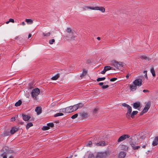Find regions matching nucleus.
Here are the masks:
<instances>
[{
	"label": "nucleus",
	"instance_id": "obj_40",
	"mask_svg": "<svg viewBox=\"0 0 158 158\" xmlns=\"http://www.w3.org/2000/svg\"><path fill=\"white\" fill-rule=\"evenodd\" d=\"M122 148H123L125 150L128 149V147L127 146L125 145H122Z\"/></svg>",
	"mask_w": 158,
	"mask_h": 158
},
{
	"label": "nucleus",
	"instance_id": "obj_24",
	"mask_svg": "<svg viewBox=\"0 0 158 158\" xmlns=\"http://www.w3.org/2000/svg\"><path fill=\"white\" fill-rule=\"evenodd\" d=\"M139 58L141 59H143L146 60H150V58L144 55H141L139 56Z\"/></svg>",
	"mask_w": 158,
	"mask_h": 158
},
{
	"label": "nucleus",
	"instance_id": "obj_55",
	"mask_svg": "<svg viewBox=\"0 0 158 158\" xmlns=\"http://www.w3.org/2000/svg\"><path fill=\"white\" fill-rule=\"evenodd\" d=\"M145 77L146 78H148L147 73H146L145 75Z\"/></svg>",
	"mask_w": 158,
	"mask_h": 158
},
{
	"label": "nucleus",
	"instance_id": "obj_50",
	"mask_svg": "<svg viewBox=\"0 0 158 158\" xmlns=\"http://www.w3.org/2000/svg\"><path fill=\"white\" fill-rule=\"evenodd\" d=\"M143 92L144 93L148 92H149V91L148 90H147V89H144L143 90Z\"/></svg>",
	"mask_w": 158,
	"mask_h": 158
},
{
	"label": "nucleus",
	"instance_id": "obj_12",
	"mask_svg": "<svg viewBox=\"0 0 158 158\" xmlns=\"http://www.w3.org/2000/svg\"><path fill=\"white\" fill-rule=\"evenodd\" d=\"M158 144V137L157 136L155 137L152 143L153 146H155Z\"/></svg>",
	"mask_w": 158,
	"mask_h": 158
},
{
	"label": "nucleus",
	"instance_id": "obj_49",
	"mask_svg": "<svg viewBox=\"0 0 158 158\" xmlns=\"http://www.w3.org/2000/svg\"><path fill=\"white\" fill-rule=\"evenodd\" d=\"M130 75H131V74H130L129 73H128L126 76V77L127 78V79H128L129 77L130 76Z\"/></svg>",
	"mask_w": 158,
	"mask_h": 158
},
{
	"label": "nucleus",
	"instance_id": "obj_57",
	"mask_svg": "<svg viewBox=\"0 0 158 158\" xmlns=\"http://www.w3.org/2000/svg\"><path fill=\"white\" fill-rule=\"evenodd\" d=\"M87 115V114L86 113H84V114H83V116H86V115Z\"/></svg>",
	"mask_w": 158,
	"mask_h": 158
},
{
	"label": "nucleus",
	"instance_id": "obj_10",
	"mask_svg": "<svg viewBox=\"0 0 158 158\" xmlns=\"http://www.w3.org/2000/svg\"><path fill=\"white\" fill-rule=\"evenodd\" d=\"M127 108V111L126 115L127 118H129L130 117V115L132 112V108L131 106H130Z\"/></svg>",
	"mask_w": 158,
	"mask_h": 158
},
{
	"label": "nucleus",
	"instance_id": "obj_56",
	"mask_svg": "<svg viewBox=\"0 0 158 158\" xmlns=\"http://www.w3.org/2000/svg\"><path fill=\"white\" fill-rule=\"evenodd\" d=\"M97 40H100V39H101V38L100 37H98L97 38Z\"/></svg>",
	"mask_w": 158,
	"mask_h": 158
},
{
	"label": "nucleus",
	"instance_id": "obj_19",
	"mask_svg": "<svg viewBox=\"0 0 158 158\" xmlns=\"http://www.w3.org/2000/svg\"><path fill=\"white\" fill-rule=\"evenodd\" d=\"M96 145L97 146H104L105 145V143L104 141H101L98 143H96Z\"/></svg>",
	"mask_w": 158,
	"mask_h": 158
},
{
	"label": "nucleus",
	"instance_id": "obj_46",
	"mask_svg": "<svg viewBox=\"0 0 158 158\" xmlns=\"http://www.w3.org/2000/svg\"><path fill=\"white\" fill-rule=\"evenodd\" d=\"M117 78H111L110 80V81H116V80H117Z\"/></svg>",
	"mask_w": 158,
	"mask_h": 158
},
{
	"label": "nucleus",
	"instance_id": "obj_29",
	"mask_svg": "<svg viewBox=\"0 0 158 158\" xmlns=\"http://www.w3.org/2000/svg\"><path fill=\"white\" fill-rule=\"evenodd\" d=\"M51 35V33L50 32H48L46 33H43L42 34V35L44 37L46 36V37H49Z\"/></svg>",
	"mask_w": 158,
	"mask_h": 158
},
{
	"label": "nucleus",
	"instance_id": "obj_11",
	"mask_svg": "<svg viewBox=\"0 0 158 158\" xmlns=\"http://www.w3.org/2000/svg\"><path fill=\"white\" fill-rule=\"evenodd\" d=\"M131 90L132 91H134L137 89V86L135 84H132L129 85Z\"/></svg>",
	"mask_w": 158,
	"mask_h": 158
},
{
	"label": "nucleus",
	"instance_id": "obj_4",
	"mask_svg": "<svg viewBox=\"0 0 158 158\" xmlns=\"http://www.w3.org/2000/svg\"><path fill=\"white\" fill-rule=\"evenodd\" d=\"M66 31L68 33L70 34V35H71V37H69V36L68 35H66V37L67 38H70L71 40H73L75 37V36L74 35V31L69 27H68L66 29Z\"/></svg>",
	"mask_w": 158,
	"mask_h": 158
},
{
	"label": "nucleus",
	"instance_id": "obj_31",
	"mask_svg": "<svg viewBox=\"0 0 158 158\" xmlns=\"http://www.w3.org/2000/svg\"><path fill=\"white\" fill-rule=\"evenodd\" d=\"M105 77H99L97 79V81H102L104 80L105 79Z\"/></svg>",
	"mask_w": 158,
	"mask_h": 158
},
{
	"label": "nucleus",
	"instance_id": "obj_64",
	"mask_svg": "<svg viewBox=\"0 0 158 158\" xmlns=\"http://www.w3.org/2000/svg\"><path fill=\"white\" fill-rule=\"evenodd\" d=\"M66 158H68V157H66Z\"/></svg>",
	"mask_w": 158,
	"mask_h": 158
},
{
	"label": "nucleus",
	"instance_id": "obj_7",
	"mask_svg": "<svg viewBox=\"0 0 158 158\" xmlns=\"http://www.w3.org/2000/svg\"><path fill=\"white\" fill-rule=\"evenodd\" d=\"M150 107V102H148L145 105V107H144L142 113V114L143 113H144L147 112L149 109Z\"/></svg>",
	"mask_w": 158,
	"mask_h": 158
},
{
	"label": "nucleus",
	"instance_id": "obj_21",
	"mask_svg": "<svg viewBox=\"0 0 158 158\" xmlns=\"http://www.w3.org/2000/svg\"><path fill=\"white\" fill-rule=\"evenodd\" d=\"M25 21L27 22V23L28 24H31L33 23V21L31 19H26L25 20Z\"/></svg>",
	"mask_w": 158,
	"mask_h": 158
},
{
	"label": "nucleus",
	"instance_id": "obj_34",
	"mask_svg": "<svg viewBox=\"0 0 158 158\" xmlns=\"http://www.w3.org/2000/svg\"><path fill=\"white\" fill-rule=\"evenodd\" d=\"M47 126L49 127H54V124L53 123H49L47 124Z\"/></svg>",
	"mask_w": 158,
	"mask_h": 158
},
{
	"label": "nucleus",
	"instance_id": "obj_3",
	"mask_svg": "<svg viewBox=\"0 0 158 158\" xmlns=\"http://www.w3.org/2000/svg\"><path fill=\"white\" fill-rule=\"evenodd\" d=\"M86 8L87 9H90L91 10H99L102 12H104L105 11V8L103 7L99 6H87Z\"/></svg>",
	"mask_w": 158,
	"mask_h": 158
},
{
	"label": "nucleus",
	"instance_id": "obj_33",
	"mask_svg": "<svg viewBox=\"0 0 158 158\" xmlns=\"http://www.w3.org/2000/svg\"><path fill=\"white\" fill-rule=\"evenodd\" d=\"M72 107L73 110V112L76 111L78 109V108H77L76 105H75L73 106H72Z\"/></svg>",
	"mask_w": 158,
	"mask_h": 158
},
{
	"label": "nucleus",
	"instance_id": "obj_38",
	"mask_svg": "<svg viewBox=\"0 0 158 158\" xmlns=\"http://www.w3.org/2000/svg\"><path fill=\"white\" fill-rule=\"evenodd\" d=\"M55 40L54 39L51 40L49 41V44H52L53 43L55 42Z\"/></svg>",
	"mask_w": 158,
	"mask_h": 158
},
{
	"label": "nucleus",
	"instance_id": "obj_60",
	"mask_svg": "<svg viewBox=\"0 0 158 158\" xmlns=\"http://www.w3.org/2000/svg\"><path fill=\"white\" fill-rule=\"evenodd\" d=\"M9 158H13V157L12 156H10Z\"/></svg>",
	"mask_w": 158,
	"mask_h": 158
},
{
	"label": "nucleus",
	"instance_id": "obj_63",
	"mask_svg": "<svg viewBox=\"0 0 158 158\" xmlns=\"http://www.w3.org/2000/svg\"><path fill=\"white\" fill-rule=\"evenodd\" d=\"M53 106H54V104H53L52 105Z\"/></svg>",
	"mask_w": 158,
	"mask_h": 158
},
{
	"label": "nucleus",
	"instance_id": "obj_51",
	"mask_svg": "<svg viewBox=\"0 0 158 158\" xmlns=\"http://www.w3.org/2000/svg\"><path fill=\"white\" fill-rule=\"evenodd\" d=\"M2 156H3V158H7L6 156L5 155L3 154Z\"/></svg>",
	"mask_w": 158,
	"mask_h": 158
},
{
	"label": "nucleus",
	"instance_id": "obj_47",
	"mask_svg": "<svg viewBox=\"0 0 158 158\" xmlns=\"http://www.w3.org/2000/svg\"><path fill=\"white\" fill-rule=\"evenodd\" d=\"M10 22H12V23H14V20L12 19H9Z\"/></svg>",
	"mask_w": 158,
	"mask_h": 158
},
{
	"label": "nucleus",
	"instance_id": "obj_30",
	"mask_svg": "<svg viewBox=\"0 0 158 158\" xmlns=\"http://www.w3.org/2000/svg\"><path fill=\"white\" fill-rule=\"evenodd\" d=\"M63 115V114L62 113H56V114H55L54 115V116L55 117H58L59 116H62Z\"/></svg>",
	"mask_w": 158,
	"mask_h": 158
},
{
	"label": "nucleus",
	"instance_id": "obj_13",
	"mask_svg": "<svg viewBox=\"0 0 158 158\" xmlns=\"http://www.w3.org/2000/svg\"><path fill=\"white\" fill-rule=\"evenodd\" d=\"M126 155V153L125 152L121 151L118 155L119 158H124Z\"/></svg>",
	"mask_w": 158,
	"mask_h": 158
},
{
	"label": "nucleus",
	"instance_id": "obj_1",
	"mask_svg": "<svg viewBox=\"0 0 158 158\" xmlns=\"http://www.w3.org/2000/svg\"><path fill=\"white\" fill-rule=\"evenodd\" d=\"M40 89L38 88L33 89L31 93V96L34 100H37V96L40 94Z\"/></svg>",
	"mask_w": 158,
	"mask_h": 158
},
{
	"label": "nucleus",
	"instance_id": "obj_6",
	"mask_svg": "<svg viewBox=\"0 0 158 158\" xmlns=\"http://www.w3.org/2000/svg\"><path fill=\"white\" fill-rule=\"evenodd\" d=\"M130 137V136L128 135H123L118 138V142H120L125 139L126 138H129Z\"/></svg>",
	"mask_w": 158,
	"mask_h": 158
},
{
	"label": "nucleus",
	"instance_id": "obj_17",
	"mask_svg": "<svg viewBox=\"0 0 158 158\" xmlns=\"http://www.w3.org/2000/svg\"><path fill=\"white\" fill-rule=\"evenodd\" d=\"M35 111L36 112L38 115L40 114L41 112V108L40 107H37L35 109Z\"/></svg>",
	"mask_w": 158,
	"mask_h": 158
},
{
	"label": "nucleus",
	"instance_id": "obj_59",
	"mask_svg": "<svg viewBox=\"0 0 158 158\" xmlns=\"http://www.w3.org/2000/svg\"><path fill=\"white\" fill-rule=\"evenodd\" d=\"M142 148H145V147H146V146H145V145H143V146H142Z\"/></svg>",
	"mask_w": 158,
	"mask_h": 158
},
{
	"label": "nucleus",
	"instance_id": "obj_37",
	"mask_svg": "<svg viewBox=\"0 0 158 158\" xmlns=\"http://www.w3.org/2000/svg\"><path fill=\"white\" fill-rule=\"evenodd\" d=\"M122 106H123L126 107H127V108H128V107H129L130 106L129 105H128V104H127L126 103H122Z\"/></svg>",
	"mask_w": 158,
	"mask_h": 158
},
{
	"label": "nucleus",
	"instance_id": "obj_61",
	"mask_svg": "<svg viewBox=\"0 0 158 158\" xmlns=\"http://www.w3.org/2000/svg\"><path fill=\"white\" fill-rule=\"evenodd\" d=\"M147 73V72L146 71H144V73Z\"/></svg>",
	"mask_w": 158,
	"mask_h": 158
},
{
	"label": "nucleus",
	"instance_id": "obj_18",
	"mask_svg": "<svg viewBox=\"0 0 158 158\" xmlns=\"http://www.w3.org/2000/svg\"><path fill=\"white\" fill-rule=\"evenodd\" d=\"M23 119L24 121H28L30 117L27 115L22 114Z\"/></svg>",
	"mask_w": 158,
	"mask_h": 158
},
{
	"label": "nucleus",
	"instance_id": "obj_43",
	"mask_svg": "<svg viewBox=\"0 0 158 158\" xmlns=\"http://www.w3.org/2000/svg\"><path fill=\"white\" fill-rule=\"evenodd\" d=\"M92 144V142L91 141H89L88 143L86 144V146L88 147H90Z\"/></svg>",
	"mask_w": 158,
	"mask_h": 158
},
{
	"label": "nucleus",
	"instance_id": "obj_2",
	"mask_svg": "<svg viewBox=\"0 0 158 158\" xmlns=\"http://www.w3.org/2000/svg\"><path fill=\"white\" fill-rule=\"evenodd\" d=\"M123 63L122 62H118L115 60H113L111 62V64L117 69H120L123 66Z\"/></svg>",
	"mask_w": 158,
	"mask_h": 158
},
{
	"label": "nucleus",
	"instance_id": "obj_26",
	"mask_svg": "<svg viewBox=\"0 0 158 158\" xmlns=\"http://www.w3.org/2000/svg\"><path fill=\"white\" fill-rule=\"evenodd\" d=\"M33 126V124L32 123L30 122L28 123L26 126V127L27 129H28L30 127Z\"/></svg>",
	"mask_w": 158,
	"mask_h": 158
},
{
	"label": "nucleus",
	"instance_id": "obj_9",
	"mask_svg": "<svg viewBox=\"0 0 158 158\" xmlns=\"http://www.w3.org/2000/svg\"><path fill=\"white\" fill-rule=\"evenodd\" d=\"M130 145L134 150L138 149L140 148V146H135V145H136V143L135 142H131L130 143Z\"/></svg>",
	"mask_w": 158,
	"mask_h": 158
},
{
	"label": "nucleus",
	"instance_id": "obj_32",
	"mask_svg": "<svg viewBox=\"0 0 158 158\" xmlns=\"http://www.w3.org/2000/svg\"><path fill=\"white\" fill-rule=\"evenodd\" d=\"M50 128L48 126H44L42 128V129L43 131H46L48 130Z\"/></svg>",
	"mask_w": 158,
	"mask_h": 158
},
{
	"label": "nucleus",
	"instance_id": "obj_58",
	"mask_svg": "<svg viewBox=\"0 0 158 158\" xmlns=\"http://www.w3.org/2000/svg\"><path fill=\"white\" fill-rule=\"evenodd\" d=\"M10 23V22H9V20L8 21H7L6 22V24H8L9 23Z\"/></svg>",
	"mask_w": 158,
	"mask_h": 158
},
{
	"label": "nucleus",
	"instance_id": "obj_45",
	"mask_svg": "<svg viewBox=\"0 0 158 158\" xmlns=\"http://www.w3.org/2000/svg\"><path fill=\"white\" fill-rule=\"evenodd\" d=\"M61 111L63 112H65L67 113V110H66V108H63L61 110V111Z\"/></svg>",
	"mask_w": 158,
	"mask_h": 158
},
{
	"label": "nucleus",
	"instance_id": "obj_8",
	"mask_svg": "<svg viewBox=\"0 0 158 158\" xmlns=\"http://www.w3.org/2000/svg\"><path fill=\"white\" fill-rule=\"evenodd\" d=\"M106 155V153L104 152H98L96 156V158H104Z\"/></svg>",
	"mask_w": 158,
	"mask_h": 158
},
{
	"label": "nucleus",
	"instance_id": "obj_62",
	"mask_svg": "<svg viewBox=\"0 0 158 158\" xmlns=\"http://www.w3.org/2000/svg\"><path fill=\"white\" fill-rule=\"evenodd\" d=\"M72 156H70L69 158H71L72 157Z\"/></svg>",
	"mask_w": 158,
	"mask_h": 158
},
{
	"label": "nucleus",
	"instance_id": "obj_35",
	"mask_svg": "<svg viewBox=\"0 0 158 158\" xmlns=\"http://www.w3.org/2000/svg\"><path fill=\"white\" fill-rule=\"evenodd\" d=\"M105 68L106 69V71H108L110 70V69H112L111 68L110 66H105Z\"/></svg>",
	"mask_w": 158,
	"mask_h": 158
},
{
	"label": "nucleus",
	"instance_id": "obj_25",
	"mask_svg": "<svg viewBox=\"0 0 158 158\" xmlns=\"http://www.w3.org/2000/svg\"><path fill=\"white\" fill-rule=\"evenodd\" d=\"M87 73V70H83L81 74V77H82L85 76Z\"/></svg>",
	"mask_w": 158,
	"mask_h": 158
},
{
	"label": "nucleus",
	"instance_id": "obj_16",
	"mask_svg": "<svg viewBox=\"0 0 158 158\" xmlns=\"http://www.w3.org/2000/svg\"><path fill=\"white\" fill-rule=\"evenodd\" d=\"M66 110L67 113H69L73 112L72 106L66 107Z\"/></svg>",
	"mask_w": 158,
	"mask_h": 158
},
{
	"label": "nucleus",
	"instance_id": "obj_5",
	"mask_svg": "<svg viewBox=\"0 0 158 158\" xmlns=\"http://www.w3.org/2000/svg\"><path fill=\"white\" fill-rule=\"evenodd\" d=\"M133 84H135L137 86H140L142 84V80L140 78L136 79L133 81Z\"/></svg>",
	"mask_w": 158,
	"mask_h": 158
},
{
	"label": "nucleus",
	"instance_id": "obj_41",
	"mask_svg": "<svg viewBox=\"0 0 158 158\" xmlns=\"http://www.w3.org/2000/svg\"><path fill=\"white\" fill-rule=\"evenodd\" d=\"M109 86L108 85H103L101 87V88L103 89H104L109 87Z\"/></svg>",
	"mask_w": 158,
	"mask_h": 158
},
{
	"label": "nucleus",
	"instance_id": "obj_52",
	"mask_svg": "<svg viewBox=\"0 0 158 158\" xmlns=\"http://www.w3.org/2000/svg\"><path fill=\"white\" fill-rule=\"evenodd\" d=\"M103 84V82H100L99 83L98 85L100 86H102Z\"/></svg>",
	"mask_w": 158,
	"mask_h": 158
},
{
	"label": "nucleus",
	"instance_id": "obj_53",
	"mask_svg": "<svg viewBox=\"0 0 158 158\" xmlns=\"http://www.w3.org/2000/svg\"><path fill=\"white\" fill-rule=\"evenodd\" d=\"M31 36V34H29L28 35V38H30Z\"/></svg>",
	"mask_w": 158,
	"mask_h": 158
},
{
	"label": "nucleus",
	"instance_id": "obj_42",
	"mask_svg": "<svg viewBox=\"0 0 158 158\" xmlns=\"http://www.w3.org/2000/svg\"><path fill=\"white\" fill-rule=\"evenodd\" d=\"M89 158H94V155L92 154H89L88 157Z\"/></svg>",
	"mask_w": 158,
	"mask_h": 158
},
{
	"label": "nucleus",
	"instance_id": "obj_15",
	"mask_svg": "<svg viewBox=\"0 0 158 158\" xmlns=\"http://www.w3.org/2000/svg\"><path fill=\"white\" fill-rule=\"evenodd\" d=\"M140 106V103L139 102H136L133 103V107L135 109H137Z\"/></svg>",
	"mask_w": 158,
	"mask_h": 158
},
{
	"label": "nucleus",
	"instance_id": "obj_14",
	"mask_svg": "<svg viewBox=\"0 0 158 158\" xmlns=\"http://www.w3.org/2000/svg\"><path fill=\"white\" fill-rule=\"evenodd\" d=\"M18 129L17 128L13 127L11 128L10 131V133L11 134H13L18 130Z\"/></svg>",
	"mask_w": 158,
	"mask_h": 158
},
{
	"label": "nucleus",
	"instance_id": "obj_28",
	"mask_svg": "<svg viewBox=\"0 0 158 158\" xmlns=\"http://www.w3.org/2000/svg\"><path fill=\"white\" fill-rule=\"evenodd\" d=\"M78 109L81 108L83 106V104L82 103H79L76 104Z\"/></svg>",
	"mask_w": 158,
	"mask_h": 158
},
{
	"label": "nucleus",
	"instance_id": "obj_44",
	"mask_svg": "<svg viewBox=\"0 0 158 158\" xmlns=\"http://www.w3.org/2000/svg\"><path fill=\"white\" fill-rule=\"evenodd\" d=\"M106 69L105 68V67H104V69L103 70V71L101 72V73L103 74H104L106 72Z\"/></svg>",
	"mask_w": 158,
	"mask_h": 158
},
{
	"label": "nucleus",
	"instance_id": "obj_48",
	"mask_svg": "<svg viewBox=\"0 0 158 158\" xmlns=\"http://www.w3.org/2000/svg\"><path fill=\"white\" fill-rule=\"evenodd\" d=\"M15 117H12L11 118V121H15Z\"/></svg>",
	"mask_w": 158,
	"mask_h": 158
},
{
	"label": "nucleus",
	"instance_id": "obj_54",
	"mask_svg": "<svg viewBox=\"0 0 158 158\" xmlns=\"http://www.w3.org/2000/svg\"><path fill=\"white\" fill-rule=\"evenodd\" d=\"M22 25L23 26L25 25V23L24 22H23L22 23Z\"/></svg>",
	"mask_w": 158,
	"mask_h": 158
},
{
	"label": "nucleus",
	"instance_id": "obj_22",
	"mask_svg": "<svg viewBox=\"0 0 158 158\" xmlns=\"http://www.w3.org/2000/svg\"><path fill=\"white\" fill-rule=\"evenodd\" d=\"M150 72L151 73H152V75L153 77H155L156 76V74L155 73V71L153 67H152L150 69Z\"/></svg>",
	"mask_w": 158,
	"mask_h": 158
},
{
	"label": "nucleus",
	"instance_id": "obj_20",
	"mask_svg": "<svg viewBox=\"0 0 158 158\" xmlns=\"http://www.w3.org/2000/svg\"><path fill=\"white\" fill-rule=\"evenodd\" d=\"M60 77L59 74H57L54 76L52 77L51 79L53 80H57Z\"/></svg>",
	"mask_w": 158,
	"mask_h": 158
},
{
	"label": "nucleus",
	"instance_id": "obj_36",
	"mask_svg": "<svg viewBox=\"0 0 158 158\" xmlns=\"http://www.w3.org/2000/svg\"><path fill=\"white\" fill-rule=\"evenodd\" d=\"M98 109L97 108H94L93 110V114H96L97 113V112L98 111Z\"/></svg>",
	"mask_w": 158,
	"mask_h": 158
},
{
	"label": "nucleus",
	"instance_id": "obj_27",
	"mask_svg": "<svg viewBox=\"0 0 158 158\" xmlns=\"http://www.w3.org/2000/svg\"><path fill=\"white\" fill-rule=\"evenodd\" d=\"M22 103V101L21 100H19L15 104V106H20Z\"/></svg>",
	"mask_w": 158,
	"mask_h": 158
},
{
	"label": "nucleus",
	"instance_id": "obj_23",
	"mask_svg": "<svg viewBox=\"0 0 158 158\" xmlns=\"http://www.w3.org/2000/svg\"><path fill=\"white\" fill-rule=\"evenodd\" d=\"M138 113V111H134L131 114V116L132 118H133L134 116L136 115Z\"/></svg>",
	"mask_w": 158,
	"mask_h": 158
},
{
	"label": "nucleus",
	"instance_id": "obj_39",
	"mask_svg": "<svg viewBox=\"0 0 158 158\" xmlns=\"http://www.w3.org/2000/svg\"><path fill=\"white\" fill-rule=\"evenodd\" d=\"M77 116H78V114H76L73 115L71 117V118L73 119H75V118H76L77 117Z\"/></svg>",
	"mask_w": 158,
	"mask_h": 158
}]
</instances>
